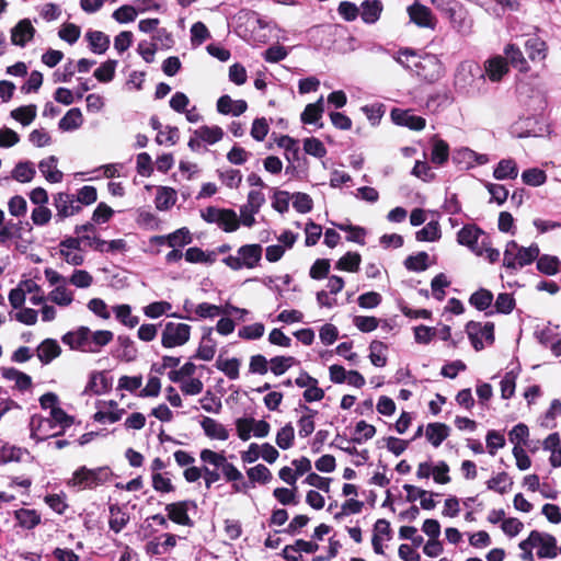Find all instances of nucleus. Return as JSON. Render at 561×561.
Listing matches in <instances>:
<instances>
[{
    "label": "nucleus",
    "mask_w": 561,
    "mask_h": 561,
    "mask_svg": "<svg viewBox=\"0 0 561 561\" xmlns=\"http://www.w3.org/2000/svg\"><path fill=\"white\" fill-rule=\"evenodd\" d=\"M263 254L261 244H244L238 248L236 254L228 255L222 262L233 271L253 270L259 266Z\"/></svg>",
    "instance_id": "nucleus-1"
},
{
    "label": "nucleus",
    "mask_w": 561,
    "mask_h": 561,
    "mask_svg": "<svg viewBox=\"0 0 561 561\" xmlns=\"http://www.w3.org/2000/svg\"><path fill=\"white\" fill-rule=\"evenodd\" d=\"M111 477L112 472L108 467H99L94 469L80 467L73 472L72 478L69 480V484L79 489H92L106 483L110 481Z\"/></svg>",
    "instance_id": "nucleus-2"
},
{
    "label": "nucleus",
    "mask_w": 561,
    "mask_h": 561,
    "mask_svg": "<svg viewBox=\"0 0 561 561\" xmlns=\"http://www.w3.org/2000/svg\"><path fill=\"white\" fill-rule=\"evenodd\" d=\"M192 327L184 322L167 321L161 331V345L164 348L184 346L191 340Z\"/></svg>",
    "instance_id": "nucleus-3"
},
{
    "label": "nucleus",
    "mask_w": 561,
    "mask_h": 561,
    "mask_svg": "<svg viewBox=\"0 0 561 561\" xmlns=\"http://www.w3.org/2000/svg\"><path fill=\"white\" fill-rule=\"evenodd\" d=\"M201 460L216 469H220L224 478L228 482H238L243 480L242 472L227 460L224 451L217 453L211 449H203L199 454Z\"/></svg>",
    "instance_id": "nucleus-4"
},
{
    "label": "nucleus",
    "mask_w": 561,
    "mask_h": 561,
    "mask_svg": "<svg viewBox=\"0 0 561 561\" xmlns=\"http://www.w3.org/2000/svg\"><path fill=\"white\" fill-rule=\"evenodd\" d=\"M201 217L208 224H215L225 232H234L240 227V219L233 209L209 206L201 211Z\"/></svg>",
    "instance_id": "nucleus-5"
},
{
    "label": "nucleus",
    "mask_w": 561,
    "mask_h": 561,
    "mask_svg": "<svg viewBox=\"0 0 561 561\" xmlns=\"http://www.w3.org/2000/svg\"><path fill=\"white\" fill-rule=\"evenodd\" d=\"M522 550L538 548L537 554L539 558H556L557 539L547 533L533 530L528 538L519 543Z\"/></svg>",
    "instance_id": "nucleus-6"
},
{
    "label": "nucleus",
    "mask_w": 561,
    "mask_h": 561,
    "mask_svg": "<svg viewBox=\"0 0 561 561\" xmlns=\"http://www.w3.org/2000/svg\"><path fill=\"white\" fill-rule=\"evenodd\" d=\"M488 238L484 231L473 225L465 226L457 234L458 242L469 248L477 255H482Z\"/></svg>",
    "instance_id": "nucleus-7"
},
{
    "label": "nucleus",
    "mask_w": 561,
    "mask_h": 561,
    "mask_svg": "<svg viewBox=\"0 0 561 561\" xmlns=\"http://www.w3.org/2000/svg\"><path fill=\"white\" fill-rule=\"evenodd\" d=\"M467 333L473 345L479 351L484 347V342L491 344L494 341V324L492 322H480L470 321L467 327Z\"/></svg>",
    "instance_id": "nucleus-8"
},
{
    "label": "nucleus",
    "mask_w": 561,
    "mask_h": 561,
    "mask_svg": "<svg viewBox=\"0 0 561 561\" xmlns=\"http://www.w3.org/2000/svg\"><path fill=\"white\" fill-rule=\"evenodd\" d=\"M31 437L36 442H43L50 437L60 435L49 416L34 414L30 421Z\"/></svg>",
    "instance_id": "nucleus-9"
},
{
    "label": "nucleus",
    "mask_w": 561,
    "mask_h": 561,
    "mask_svg": "<svg viewBox=\"0 0 561 561\" xmlns=\"http://www.w3.org/2000/svg\"><path fill=\"white\" fill-rule=\"evenodd\" d=\"M480 67L477 62L466 60L459 64L455 72V85L463 91L472 87L476 77L483 78Z\"/></svg>",
    "instance_id": "nucleus-10"
},
{
    "label": "nucleus",
    "mask_w": 561,
    "mask_h": 561,
    "mask_svg": "<svg viewBox=\"0 0 561 561\" xmlns=\"http://www.w3.org/2000/svg\"><path fill=\"white\" fill-rule=\"evenodd\" d=\"M98 411L93 415L95 422L101 424H113L119 421L125 410L118 407V403L114 400L99 401L96 403Z\"/></svg>",
    "instance_id": "nucleus-11"
},
{
    "label": "nucleus",
    "mask_w": 561,
    "mask_h": 561,
    "mask_svg": "<svg viewBox=\"0 0 561 561\" xmlns=\"http://www.w3.org/2000/svg\"><path fill=\"white\" fill-rule=\"evenodd\" d=\"M417 75L428 81L437 80L442 75V64L435 55H425L414 62Z\"/></svg>",
    "instance_id": "nucleus-12"
},
{
    "label": "nucleus",
    "mask_w": 561,
    "mask_h": 561,
    "mask_svg": "<svg viewBox=\"0 0 561 561\" xmlns=\"http://www.w3.org/2000/svg\"><path fill=\"white\" fill-rule=\"evenodd\" d=\"M176 541L178 537L175 535L162 534L150 539L145 546V551L148 556L164 554L176 546Z\"/></svg>",
    "instance_id": "nucleus-13"
},
{
    "label": "nucleus",
    "mask_w": 561,
    "mask_h": 561,
    "mask_svg": "<svg viewBox=\"0 0 561 561\" xmlns=\"http://www.w3.org/2000/svg\"><path fill=\"white\" fill-rule=\"evenodd\" d=\"M54 206L57 210V216L61 219L73 216L81 210L76 197L68 193H58L54 196Z\"/></svg>",
    "instance_id": "nucleus-14"
},
{
    "label": "nucleus",
    "mask_w": 561,
    "mask_h": 561,
    "mask_svg": "<svg viewBox=\"0 0 561 561\" xmlns=\"http://www.w3.org/2000/svg\"><path fill=\"white\" fill-rule=\"evenodd\" d=\"M390 115L396 125L404 126L412 130H422L426 125L423 117L416 116L408 110L393 108Z\"/></svg>",
    "instance_id": "nucleus-15"
},
{
    "label": "nucleus",
    "mask_w": 561,
    "mask_h": 561,
    "mask_svg": "<svg viewBox=\"0 0 561 561\" xmlns=\"http://www.w3.org/2000/svg\"><path fill=\"white\" fill-rule=\"evenodd\" d=\"M35 28L28 19H23L11 30V43L24 47L35 35Z\"/></svg>",
    "instance_id": "nucleus-16"
},
{
    "label": "nucleus",
    "mask_w": 561,
    "mask_h": 561,
    "mask_svg": "<svg viewBox=\"0 0 561 561\" xmlns=\"http://www.w3.org/2000/svg\"><path fill=\"white\" fill-rule=\"evenodd\" d=\"M217 350V341L214 337V329H204L195 357L205 362H209L215 357Z\"/></svg>",
    "instance_id": "nucleus-17"
},
{
    "label": "nucleus",
    "mask_w": 561,
    "mask_h": 561,
    "mask_svg": "<svg viewBox=\"0 0 561 561\" xmlns=\"http://www.w3.org/2000/svg\"><path fill=\"white\" fill-rule=\"evenodd\" d=\"M410 20L421 27L434 28L436 20L431 10L421 4L414 3L408 8Z\"/></svg>",
    "instance_id": "nucleus-18"
},
{
    "label": "nucleus",
    "mask_w": 561,
    "mask_h": 561,
    "mask_svg": "<svg viewBox=\"0 0 561 561\" xmlns=\"http://www.w3.org/2000/svg\"><path fill=\"white\" fill-rule=\"evenodd\" d=\"M508 72V64L503 56H494L485 60L484 75L492 82H499Z\"/></svg>",
    "instance_id": "nucleus-19"
},
{
    "label": "nucleus",
    "mask_w": 561,
    "mask_h": 561,
    "mask_svg": "<svg viewBox=\"0 0 561 561\" xmlns=\"http://www.w3.org/2000/svg\"><path fill=\"white\" fill-rule=\"evenodd\" d=\"M87 334H89V328L81 325L78 329L66 333L61 340L71 350L88 353Z\"/></svg>",
    "instance_id": "nucleus-20"
},
{
    "label": "nucleus",
    "mask_w": 561,
    "mask_h": 561,
    "mask_svg": "<svg viewBox=\"0 0 561 561\" xmlns=\"http://www.w3.org/2000/svg\"><path fill=\"white\" fill-rule=\"evenodd\" d=\"M193 504L188 501H182L176 503H171L165 506V511L168 512V517L179 524L184 526H190L192 524L191 518L187 515L188 506Z\"/></svg>",
    "instance_id": "nucleus-21"
},
{
    "label": "nucleus",
    "mask_w": 561,
    "mask_h": 561,
    "mask_svg": "<svg viewBox=\"0 0 561 561\" xmlns=\"http://www.w3.org/2000/svg\"><path fill=\"white\" fill-rule=\"evenodd\" d=\"M248 108V104L243 100H232L229 95H222L217 101V111L220 114H231L240 116Z\"/></svg>",
    "instance_id": "nucleus-22"
},
{
    "label": "nucleus",
    "mask_w": 561,
    "mask_h": 561,
    "mask_svg": "<svg viewBox=\"0 0 561 561\" xmlns=\"http://www.w3.org/2000/svg\"><path fill=\"white\" fill-rule=\"evenodd\" d=\"M201 426L205 435L210 439L227 440L229 438V431L215 419L209 416L203 417Z\"/></svg>",
    "instance_id": "nucleus-23"
},
{
    "label": "nucleus",
    "mask_w": 561,
    "mask_h": 561,
    "mask_svg": "<svg viewBox=\"0 0 561 561\" xmlns=\"http://www.w3.org/2000/svg\"><path fill=\"white\" fill-rule=\"evenodd\" d=\"M88 339V353H99L102 347L113 341L114 334L108 330L91 331L89 329Z\"/></svg>",
    "instance_id": "nucleus-24"
},
{
    "label": "nucleus",
    "mask_w": 561,
    "mask_h": 561,
    "mask_svg": "<svg viewBox=\"0 0 561 561\" xmlns=\"http://www.w3.org/2000/svg\"><path fill=\"white\" fill-rule=\"evenodd\" d=\"M383 10V5L379 0H365L359 7V15L364 23H376Z\"/></svg>",
    "instance_id": "nucleus-25"
},
{
    "label": "nucleus",
    "mask_w": 561,
    "mask_h": 561,
    "mask_svg": "<svg viewBox=\"0 0 561 561\" xmlns=\"http://www.w3.org/2000/svg\"><path fill=\"white\" fill-rule=\"evenodd\" d=\"M57 158L55 156H50L38 163L39 171L50 183H59L64 178L62 172L57 168Z\"/></svg>",
    "instance_id": "nucleus-26"
},
{
    "label": "nucleus",
    "mask_w": 561,
    "mask_h": 561,
    "mask_svg": "<svg viewBox=\"0 0 561 561\" xmlns=\"http://www.w3.org/2000/svg\"><path fill=\"white\" fill-rule=\"evenodd\" d=\"M446 15L455 30L460 33L469 32L470 22L466 19L463 11L458 3L449 5L446 9Z\"/></svg>",
    "instance_id": "nucleus-27"
},
{
    "label": "nucleus",
    "mask_w": 561,
    "mask_h": 561,
    "mask_svg": "<svg viewBox=\"0 0 561 561\" xmlns=\"http://www.w3.org/2000/svg\"><path fill=\"white\" fill-rule=\"evenodd\" d=\"M36 351L38 359L45 365L49 364L61 353L59 344L57 343L56 340L53 339H46L45 341H43L38 345Z\"/></svg>",
    "instance_id": "nucleus-28"
},
{
    "label": "nucleus",
    "mask_w": 561,
    "mask_h": 561,
    "mask_svg": "<svg viewBox=\"0 0 561 561\" xmlns=\"http://www.w3.org/2000/svg\"><path fill=\"white\" fill-rule=\"evenodd\" d=\"M450 428L444 423H430L425 428V436L427 440L434 446L438 447L449 436Z\"/></svg>",
    "instance_id": "nucleus-29"
},
{
    "label": "nucleus",
    "mask_w": 561,
    "mask_h": 561,
    "mask_svg": "<svg viewBox=\"0 0 561 561\" xmlns=\"http://www.w3.org/2000/svg\"><path fill=\"white\" fill-rule=\"evenodd\" d=\"M494 179L499 181L514 180L518 176V167L514 159H502L493 171Z\"/></svg>",
    "instance_id": "nucleus-30"
},
{
    "label": "nucleus",
    "mask_w": 561,
    "mask_h": 561,
    "mask_svg": "<svg viewBox=\"0 0 561 561\" xmlns=\"http://www.w3.org/2000/svg\"><path fill=\"white\" fill-rule=\"evenodd\" d=\"M85 38L92 53L102 55L110 47V37L101 31H88Z\"/></svg>",
    "instance_id": "nucleus-31"
},
{
    "label": "nucleus",
    "mask_w": 561,
    "mask_h": 561,
    "mask_svg": "<svg viewBox=\"0 0 561 561\" xmlns=\"http://www.w3.org/2000/svg\"><path fill=\"white\" fill-rule=\"evenodd\" d=\"M505 60L510 61V64L518 69L522 72H526L529 70L528 61L525 59L522 50L514 44H508L504 48Z\"/></svg>",
    "instance_id": "nucleus-32"
},
{
    "label": "nucleus",
    "mask_w": 561,
    "mask_h": 561,
    "mask_svg": "<svg viewBox=\"0 0 561 561\" xmlns=\"http://www.w3.org/2000/svg\"><path fill=\"white\" fill-rule=\"evenodd\" d=\"M176 191L169 186H161L157 191L154 204L157 209L164 211L169 210L176 202Z\"/></svg>",
    "instance_id": "nucleus-33"
},
{
    "label": "nucleus",
    "mask_w": 561,
    "mask_h": 561,
    "mask_svg": "<svg viewBox=\"0 0 561 561\" xmlns=\"http://www.w3.org/2000/svg\"><path fill=\"white\" fill-rule=\"evenodd\" d=\"M525 50L533 61H541L547 56L546 43L537 36L530 37L525 42Z\"/></svg>",
    "instance_id": "nucleus-34"
},
{
    "label": "nucleus",
    "mask_w": 561,
    "mask_h": 561,
    "mask_svg": "<svg viewBox=\"0 0 561 561\" xmlns=\"http://www.w3.org/2000/svg\"><path fill=\"white\" fill-rule=\"evenodd\" d=\"M18 525L23 529H33L41 523V515L35 510L20 508L14 512Z\"/></svg>",
    "instance_id": "nucleus-35"
},
{
    "label": "nucleus",
    "mask_w": 561,
    "mask_h": 561,
    "mask_svg": "<svg viewBox=\"0 0 561 561\" xmlns=\"http://www.w3.org/2000/svg\"><path fill=\"white\" fill-rule=\"evenodd\" d=\"M193 134L198 137L206 145H215L220 141L224 137V130L219 126H201L195 129Z\"/></svg>",
    "instance_id": "nucleus-36"
},
{
    "label": "nucleus",
    "mask_w": 561,
    "mask_h": 561,
    "mask_svg": "<svg viewBox=\"0 0 561 561\" xmlns=\"http://www.w3.org/2000/svg\"><path fill=\"white\" fill-rule=\"evenodd\" d=\"M83 124V116L80 108H70L59 121V128L64 131L76 130Z\"/></svg>",
    "instance_id": "nucleus-37"
},
{
    "label": "nucleus",
    "mask_w": 561,
    "mask_h": 561,
    "mask_svg": "<svg viewBox=\"0 0 561 561\" xmlns=\"http://www.w3.org/2000/svg\"><path fill=\"white\" fill-rule=\"evenodd\" d=\"M536 260L538 271L546 275L553 276L561 271V261L558 256L543 254L538 255Z\"/></svg>",
    "instance_id": "nucleus-38"
},
{
    "label": "nucleus",
    "mask_w": 561,
    "mask_h": 561,
    "mask_svg": "<svg viewBox=\"0 0 561 561\" xmlns=\"http://www.w3.org/2000/svg\"><path fill=\"white\" fill-rule=\"evenodd\" d=\"M112 310H113L117 321H119L123 325L130 328V329L138 325L139 318L131 313V307L129 305H127V304L117 305V306H114L112 308Z\"/></svg>",
    "instance_id": "nucleus-39"
},
{
    "label": "nucleus",
    "mask_w": 561,
    "mask_h": 561,
    "mask_svg": "<svg viewBox=\"0 0 561 561\" xmlns=\"http://www.w3.org/2000/svg\"><path fill=\"white\" fill-rule=\"evenodd\" d=\"M172 304L165 300L153 301L144 307L142 311L150 319H158L162 316L172 317Z\"/></svg>",
    "instance_id": "nucleus-40"
},
{
    "label": "nucleus",
    "mask_w": 561,
    "mask_h": 561,
    "mask_svg": "<svg viewBox=\"0 0 561 561\" xmlns=\"http://www.w3.org/2000/svg\"><path fill=\"white\" fill-rule=\"evenodd\" d=\"M48 300L60 307H68L73 301V293L66 287V284L56 286L49 294Z\"/></svg>",
    "instance_id": "nucleus-41"
},
{
    "label": "nucleus",
    "mask_w": 561,
    "mask_h": 561,
    "mask_svg": "<svg viewBox=\"0 0 561 561\" xmlns=\"http://www.w3.org/2000/svg\"><path fill=\"white\" fill-rule=\"evenodd\" d=\"M442 232L438 221L427 222L422 229L416 231L415 239L421 242H434L440 239Z\"/></svg>",
    "instance_id": "nucleus-42"
},
{
    "label": "nucleus",
    "mask_w": 561,
    "mask_h": 561,
    "mask_svg": "<svg viewBox=\"0 0 561 561\" xmlns=\"http://www.w3.org/2000/svg\"><path fill=\"white\" fill-rule=\"evenodd\" d=\"M324 112L323 96L317 102L308 104L301 113V121L305 124H316Z\"/></svg>",
    "instance_id": "nucleus-43"
},
{
    "label": "nucleus",
    "mask_w": 561,
    "mask_h": 561,
    "mask_svg": "<svg viewBox=\"0 0 561 561\" xmlns=\"http://www.w3.org/2000/svg\"><path fill=\"white\" fill-rule=\"evenodd\" d=\"M241 362L233 358H221L219 357L216 362V367L218 370L222 371L230 380H236L239 378V369Z\"/></svg>",
    "instance_id": "nucleus-44"
},
{
    "label": "nucleus",
    "mask_w": 561,
    "mask_h": 561,
    "mask_svg": "<svg viewBox=\"0 0 561 561\" xmlns=\"http://www.w3.org/2000/svg\"><path fill=\"white\" fill-rule=\"evenodd\" d=\"M216 253L205 252L199 248L193 247L188 248L185 252V260L190 263H205V264H214L216 262Z\"/></svg>",
    "instance_id": "nucleus-45"
},
{
    "label": "nucleus",
    "mask_w": 561,
    "mask_h": 561,
    "mask_svg": "<svg viewBox=\"0 0 561 561\" xmlns=\"http://www.w3.org/2000/svg\"><path fill=\"white\" fill-rule=\"evenodd\" d=\"M247 476L252 485L255 483L266 484L268 483L273 476L270 469L264 465H256L247 470Z\"/></svg>",
    "instance_id": "nucleus-46"
},
{
    "label": "nucleus",
    "mask_w": 561,
    "mask_h": 561,
    "mask_svg": "<svg viewBox=\"0 0 561 561\" xmlns=\"http://www.w3.org/2000/svg\"><path fill=\"white\" fill-rule=\"evenodd\" d=\"M539 253H540V250L537 244H531L528 248L519 247L517 244L516 270L530 264L533 261H535L538 257Z\"/></svg>",
    "instance_id": "nucleus-47"
},
{
    "label": "nucleus",
    "mask_w": 561,
    "mask_h": 561,
    "mask_svg": "<svg viewBox=\"0 0 561 561\" xmlns=\"http://www.w3.org/2000/svg\"><path fill=\"white\" fill-rule=\"evenodd\" d=\"M302 409L306 411V414L301 415L298 420V433L301 437H307L314 431L313 419L318 412L306 405Z\"/></svg>",
    "instance_id": "nucleus-48"
},
{
    "label": "nucleus",
    "mask_w": 561,
    "mask_h": 561,
    "mask_svg": "<svg viewBox=\"0 0 561 561\" xmlns=\"http://www.w3.org/2000/svg\"><path fill=\"white\" fill-rule=\"evenodd\" d=\"M224 313V308L209 302H201L194 308V320L198 319H214Z\"/></svg>",
    "instance_id": "nucleus-49"
},
{
    "label": "nucleus",
    "mask_w": 561,
    "mask_h": 561,
    "mask_svg": "<svg viewBox=\"0 0 561 561\" xmlns=\"http://www.w3.org/2000/svg\"><path fill=\"white\" fill-rule=\"evenodd\" d=\"M512 484L513 482L506 472L497 473L486 482L489 490H493L500 494L508 492L512 488Z\"/></svg>",
    "instance_id": "nucleus-50"
},
{
    "label": "nucleus",
    "mask_w": 561,
    "mask_h": 561,
    "mask_svg": "<svg viewBox=\"0 0 561 561\" xmlns=\"http://www.w3.org/2000/svg\"><path fill=\"white\" fill-rule=\"evenodd\" d=\"M192 242V236L187 228L183 227L167 234V244L170 248H183Z\"/></svg>",
    "instance_id": "nucleus-51"
},
{
    "label": "nucleus",
    "mask_w": 561,
    "mask_h": 561,
    "mask_svg": "<svg viewBox=\"0 0 561 561\" xmlns=\"http://www.w3.org/2000/svg\"><path fill=\"white\" fill-rule=\"evenodd\" d=\"M110 528L115 531L119 533L128 523L129 516L123 512L117 505H112L110 507Z\"/></svg>",
    "instance_id": "nucleus-52"
},
{
    "label": "nucleus",
    "mask_w": 561,
    "mask_h": 561,
    "mask_svg": "<svg viewBox=\"0 0 561 561\" xmlns=\"http://www.w3.org/2000/svg\"><path fill=\"white\" fill-rule=\"evenodd\" d=\"M493 301V295L490 290L481 288L473 293L469 302L480 311L488 309Z\"/></svg>",
    "instance_id": "nucleus-53"
},
{
    "label": "nucleus",
    "mask_w": 561,
    "mask_h": 561,
    "mask_svg": "<svg viewBox=\"0 0 561 561\" xmlns=\"http://www.w3.org/2000/svg\"><path fill=\"white\" fill-rule=\"evenodd\" d=\"M36 171L34 169L33 163L31 162H20L15 165L12 178L21 183L31 182L35 175Z\"/></svg>",
    "instance_id": "nucleus-54"
},
{
    "label": "nucleus",
    "mask_w": 561,
    "mask_h": 561,
    "mask_svg": "<svg viewBox=\"0 0 561 561\" xmlns=\"http://www.w3.org/2000/svg\"><path fill=\"white\" fill-rule=\"evenodd\" d=\"M449 157L448 144L443 139H436L433 144L431 160L437 165L444 164Z\"/></svg>",
    "instance_id": "nucleus-55"
},
{
    "label": "nucleus",
    "mask_w": 561,
    "mask_h": 561,
    "mask_svg": "<svg viewBox=\"0 0 561 561\" xmlns=\"http://www.w3.org/2000/svg\"><path fill=\"white\" fill-rule=\"evenodd\" d=\"M191 44L193 47L201 46L210 37L207 26L203 22H196L191 26Z\"/></svg>",
    "instance_id": "nucleus-56"
},
{
    "label": "nucleus",
    "mask_w": 561,
    "mask_h": 561,
    "mask_svg": "<svg viewBox=\"0 0 561 561\" xmlns=\"http://www.w3.org/2000/svg\"><path fill=\"white\" fill-rule=\"evenodd\" d=\"M265 327L261 322H255L249 325L242 327L238 331V336L243 340L254 341L259 340L264 335Z\"/></svg>",
    "instance_id": "nucleus-57"
},
{
    "label": "nucleus",
    "mask_w": 561,
    "mask_h": 561,
    "mask_svg": "<svg viewBox=\"0 0 561 561\" xmlns=\"http://www.w3.org/2000/svg\"><path fill=\"white\" fill-rule=\"evenodd\" d=\"M117 67V61L113 59H108L103 62L99 68L94 71V77L100 82H110L113 80L115 76V70Z\"/></svg>",
    "instance_id": "nucleus-58"
},
{
    "label": "nucleus",
    "mask_w": 561,
    "mask_h": 561,
    "mask_svg": "<svg viewBox=\"0 0 561 561\" xmlns=\"http://www.w3.org/2000/svg\"><path fill=\"white\" fill-rule=\"evenodd\" d=\"M12 118L20 122L23 126L30 125L36 117V106H21L11 112Z\"/></svg>",
    "instance_id": "nucleus-59"
},
{
    "label": "nucleus",
    "mask_w": 561,
    "mask_h": 561,
    "mask_svg": "<svg viewBox=\"0 0 561 561\" xmlns=\"http://www.w3.org/2000/svg\"><path fill=\"white\" fill-rule=\"evenodd\" d=\"M518 370L512 369L507 371L501 381V397L503 399H510L513 397L516 387V379Z\"/></svg>",
    "instance_id": "nucleus-60"
},
{
    "label": "nucleus",
    "mask_w": 561,
    "mask_h": 561,
    "mask_svg": "<svg viewBox=\"0 0 561 561\" xmlns=\"http://www.w3.org/2000/svg\"><path fill=\"white\" fill-rule=\"evenodd\" d=\"M295 362L296 359L291 356H275L270 360V368L275 376H280L285 374Z\"/></svg>",
    "instance_id": "nucleus-61"
},
{
    "label": "nucleus",
    "mask_w": 561,
    "mask_h": 561,
    "mask_svg": "<svg viewBox=\"0 0 561 561\" xmlns=\"http://www.w3.org/2000/svg\"><path fill=\"white\" fill-rule=\"evenodd\" d=\"M49 417L60 434L73 424V417L68 415L61 408L54 409L49 412Z\"/></svg>",
    "instance_id": "nucleus-62"
},
{
    "label": "nucleus",
    "mask_w": 561,
    "mask_h": 561,
    "mask_svg": "<svg viewBox=\"0 0 561 561\" xmlns=\"http://www.w3.org/2000/svg\"><path fill=\"white\" fill-rule=\"evenodd\" d=\"M428 254L426 252H419L415 255H410L404 261V266L409 271L423 272L427 268Z\"/></svg>",
    "instance_id": "nucleus-63"
},
{
    "label": "nucleus",
    "mask_w": 561,
    "mask_h": 561,
    "mask_svg": "<svg viewBox=\"0 0 561 561\" xmlns=\"http://www.w3.org/2000/svg\"><path fill=\"white\" fill-rule=\"evenodd\" d=\"M138 13L140 12L136 7L122 5L113 12L112 16L116 22L125 24L135 21Z\"/></svg>",
    "instance_id": "nucleus-64"
}]
</instances>
